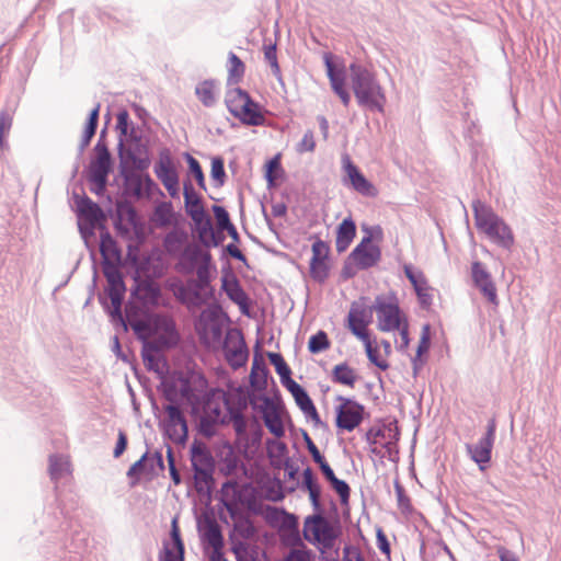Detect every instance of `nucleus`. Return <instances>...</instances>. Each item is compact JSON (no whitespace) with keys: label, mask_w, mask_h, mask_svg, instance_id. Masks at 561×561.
<instances>
[{"label":"nucleus","mask_w":561,"mask_h":561,"mask_svg":"<svg viewBox=\"0 0 561 561\" xmlns=\"http://www.w3.org/2000/svg\"><path fill=\"white\" fill-rule=\"evenodd\" d=\"M358 379L355 370L346 363H340L332 368L331 380L334 383L353 388Z\"/></svg>","instance_id":"obj_39"},{"label":"nucleus","mask_w":561,"mask_h":561,"mask_svg":"<svg viewBox=\"0 0 561 561\" xmlns=\"http://www.w3.org/2000/svg\"><path fill=\"white\" fill-rule=\"evenodd\" d=\"M100 230V252L103 257V264L110 262V259L119 261L122 257V251L117 245V242L108 231L105 225H101Z\"/></svg>","instance_id":"obj_32"},{"label":"nucleus","mask_w":561,"mask_h":561,"mask_svg":"<svg viewBox=\"0 0 561 561\" xmlns=\"http://www.w3.org/2000/svg\"><path fill=\"white\" fill-rule=\"evenodd\" d=\"M118 159V172L125 181L126 188L133 187L134 194L140 196L142 181L135 171H146L151 164L148 141L142 139L124 148Z\"/></svg>","instance_id":"obj_4"},{"label":"nucleus","mask_w":561,"mask_h":561,"mask_svg":"<svg viewBox=\"0 0 561 561\" xmlns=\"http://www.w3.org/2000/svg\"><path fill=\"white\" fill-rule=\"evenodd\" d=\"M130 327H131L133 331L135 332V334H137L138 337L140 340H142V342H144L142 350H141V357H142V362H144L146 368L150 371L160 373V369H159L160 357L158 356V353H159L158 345L156 343L146 341L145 337L139 334L144 327V323H141L140 321H136V322L131 323Z\"/></svg>","instance_id":"obj_28"},{"label":"nucleus","mask_w":561,"mask_h":561,"mask_svg":"<svg viewBox=\"0 0 561 561\" xmlns=\"http://www.w3.org/2000/svg\"><path fill=\"white\" fill-rule=\"evenodd\" d=\"M75 199L77 214L80 219L99 224V229L101 225H105L106 214L98 203L87 195L79 196L75 194Z\"/></svg>","instance_id":"obj_27"},{"label":"nucleus","mask_w":561,"mask_h":561,"mask_svg":"<svg viewBox=\"0 0 561 561\" xmlns=\"http://www.w3.org/2000/svg\"><path fill=\"white\" fill-rule=\"evenodd\" d=\"M312 515H308L304 522V538L311 545L316 546L321 552L331 550L337 538L342 534L339 517L330 520L325 516L323 505L319 511H313Z\"/></svg>","instance_id":"obj_3"},{"label":"nucleus","mask_w":561,"mask_h":561,"mask_svg":"<svg viewBox=\"0 0 561 561\" xmlns=\"http://www.w3.org/2000/svg\"><path fill=\"white\" fill-rule=\"evenodd\" d=\"M183 157L187 163L188 175L195 179L199 188L206 190L205 174L199 161L188 152H185Z\"/></svg>","instance_id":"obj_52"},{"label":"nucleus","mask_w":561,"mask_h":561,"mask_svg":"<svg viewBox=\"0 0 561 561\" xmlns=\"http://www.w3.org/2000/svg\"><path fill=\"white\" fill-rule=\"evenodd\" d=\"M371 310L377 313L378 329L380 331L391 332L400 329L401 310L394 294H391L389 298L378 295L371 305Z\"/></svg>","instance_id":"obj_10"},{"label":"nucleus","mask_w":561,"mask_h":561,"mask_svg":"<svg viewBox=\"0 0 561 561\" xmlns=\"http://www.w3.org/2000/svg\"><path fill=\"white\" fill-rule=\"evenodd\" d=\"M336 401L341 402V404L335 407V426L337 432H352L360 425L365 416H368L365 405L354 398L337 396Z\"/></svg>","instance_id":"obj_9"},{"label":"nucleus","mask_w":561,"mask_h":561,"mask_svg":"<svg viewBox=\"0 0 561 561\" xmlns=\"http://www.w3.org/2000/svg\"><path fill=\"white\" fill-rule=\"evenodd\" d=\"M362 230L366 236L362 238L360 242L348 254V260H353L358 270L366 271L377 265L381 259V249L373 243V239L381 240L383 232L379 225L374 227L363 225Z\"/></svg>","instance_id":"obj_8"},{"label":"nucleus","mask_w":561,"mask_h":561,"mask_svg":"<svg viewBox=\"0 0 561 561\" xmlns=\"http://www.w3.org/2000/svg\"><path fill=\"white\" fill-rule=\"evenodd\" d=\"M232 424V427L236 433V442L237 444L239 440H247V428H248V420L244 416V413L237 412V411H226V425Z\"/></svg>","instance_id":"obj_42"},{"label":"nucleus","mask_w":561,"mask_h":561,"mask_svg":"<svg viewBox=\"0 0 561 561\" xmlns=\"http://www.w3.org/2000/svg\"><path fill=\"white\" fill-rule=\"evenodd\" d=\"M323 62L327 76L330 80L332 91L341 99L344 106H348L351 94L346 89V72L343 66H337L333 61L332 53H324Z\"/></svg>","instance_id":"obj_20"},{"label":"nucleus","mask_w":561,"mask_h":561,"mask_svg":"<svg viewBox=\"0 0 561 561\" xmlns=\"http://www.w3.org/2000/svg\"><path fill=\"white\" fill-rule=\"evenodd\" d=\"M103 274L106 278L107 287L105 288V295L99 296V301L112 320L119 322L124 330L127 331L128 327L122 312V305L126 293L123 274L118 266L112 262L104 263Z\"/></svg>","instance_id":"obj_6"},{"label":"nucleus","mask_w":561,"mask_h":561,"mask_svg":"<svg viewBox=\"0 0 561 561\" xmlns=\"http://www.w3.org/2000/svg\"><path fill=\"white\" fill-rule=\"evenodd\" d=\"M285 174L284 168L280 162V153L275 154L268 159L264 165V179L266 180L267 187L276 186V181L282 179Z\"/></svg>","instance_id":"obj_40"},{"label":"nucleus","mask_w":561,"mask_h":561,"mask_svg":"<svg viewBox=\"0 0 561 561\" xmlns=\"http://www.w3.org/2000/svg\"><path fill=\"white\" fill-rule=\"evenodd\" d=\"M115 130L118 134L117 156H122L124 148L142 140V135L138 131V127L130 121L129 113L126 108H121L117 112Z\"/></svg>","instance_id":"obj_21"},{"label":"nucleus","mask_w":561,"mask_h":561,"mask_svg":"<svg viewBox=\"0 0 561 561\" xmlns=\"http://www.w3.org/2000/svg\"><path fill=\"white\" fill-rule=\"evenodd\" d=\"M260 398L262 399L261 414L266 428L276 438L283 437L285 435V427L275 403L266 393H262Z\"/></svg>","instance_id":"obj_26"},{"label":"nucleus","mask_w":561,"mask_h":561,"mask_svg":"<svg viewBox=\"0 0 561 561\" xmlns=\"http://www.w3.org/2000/svg\"><path fill=\"white\" fill-rule=\"evenodd\" d=\"M238 98L242 100L241 105H233L230 107V114L238 118L245 126H261L265 122L262 112V105L256 102L248 91L241 88H234Z\"/></svg>","instance_id":"obj_12"},{"label":"nucleus","mask_w":561,"mask_h":561,"mask_svg":"<svg viewBox=\"0 0 561 561\" xmlns=\"http://www.w3.org/2000/svg\"><path fill=\"white\" fill-rule=\"evenodd\" d=\"M210 178L216 187H221L227 179L225 160L220 156L211 158Z\"/></svg>","instance_id":"obj_54"},{"label":"nucleus","mask_w":561,"mask_h":561,"mask_svg":"<svg viewBox=\"0 0 561 561\" xmlns=\"http://www.w3.org/2000/svg\"><path fill=\"white\" fill-rule=\"evenodd\" d=\"M371 306L365 308L359 306L357 302H353L347 316V328L365 329L373 322Z\"/></svg>","instance_id":"obj_38"},{"label":"nucleus","mask_w":561,"mask_h":561,"mask_svg":"<svg viewBox=\"0 0 561 561\" xmlns=\"http://www.w3.org/2000/svg\"><path fill=\"white\" fill-rule=\"evenodd\" d=\"M220 494L221 496L219 501L227 510L233 523H238L243 518H250L249 513L240 506V503H245V500L242 499L241 490L237 488L236 482H224L220 489Z\"/></svg>","instance_id":"obj_18"},{"label":"nucleus","mask_w":561,"mask_h":561,"mask_svg":"<svg viewBox=\"0 0 561 561\" xmlns=\"http://www.w3.org/2000/svg\"><path fill=\"white\" fill-rule=\"evenodd\" d=\"M113 159L92 158L88 168L87 178H105L113 171Z\"/></svg>","instance_id":"obj_48"},{"label":"nucleus","mask_w":561,"mask_h":561,"mask_svg":"<svg viewBox=\"0 0 561 561\" xmlns=\"http://www.w3.org/2000/svg\"><path fill=\"white\" fill-rule=\"evenodd\" d=\"M331 345L329 336L325 331L319 330L317 333L312 334L308 341V351L311 354H320L327 351Z\"/></svg>","instance_id":"obj_53"},{"label":"nucleus","mask_w":561,"mask_h":561,"mask_svg":"<svg viewBox=\"0 0 561 561\" xmlns=\"http://www.w3.org/2000/svg\"><path fill=\"white\" fill-rule=\"evenodd\" d=\"M203 540L207 541L215 550L222 548L224 536L221 528L216 522H209L207 531L203 535Z\"/></svg>","instance_id":"obj_56"},{"label":"nucleus","mask_w":561,"mask_h":561,"mask_svg":"<svg viewBox=\"0 0 561 561\" xmlns=\"http://www.w3.org/2000/svg\"><path fill=\"white\" fill-rule=\"evenodd\" d=\"M249 511L255 515L262 514L264 520L272 527L278 529V531L287 530L288 528H295L299 525L298 516L287 512L283 507H276L272 505H265L264 512H261L251 501H248Z\"/></svg>","instance_id":"obj_17"},{"label":"nucleus","mask_w":561,"mask_h":561,"mask_svg":"<svg viewBox=\"0 0 561 561\" xmlns=\"http://www.w3.org/2000/svg\"><path fill=\"white\" fill-rule=\"evenodd\" d=\"M234 332L237 334V345L233 347L229 345L231 332H228L222 343L221 350L229 366L233 370H237L247 364L249 358V348L242 332L240 330H234Z\"/></svg>","instance_id":"obj_23"},{"label":"nucleus","mask_w":561,"mask_h":561,"mask_svg":"<svg viewBox=\"0 0 561 561\" xmlns=\"http://www.w3.org/2000/svg\"><path fill=\"white\" fill-rule=\"evenodd\" d=\"M342 169L344 175L342 178V183L346 186H350L358 194L374 198L378 195L377 187L369 181L360 169L353 162L351 157L347 153L342 154Z\"/></svg>","instance_id":"obj_11"},{"label":"nucleus","mask_w":561,"mask_h":561,"mask_svg":"<svg viewBox=\"0 0 561 561\" xmlns=\"http://www.w3.org/2000/svg\"><path fill=\"white\" fill-rule=\"evenodd\" d=\"M267 357L270 363L274 366L276 374L279 376L283 387L295 381L291 378V369L280 353L267 352Z\"/></svg>","instance_id":"obj_41"},{"label":"nucleus","mask_w":561,"mask_h":561,"mask_svg":"<svg viewBox=\"0 0 561 561\" xmlns=\"http://www.w3.org/2000/svg\"><path fill=\"white\" fill-rule=\"evenodd\" d=\"M300 488L308 492L313 511H319L322 505V488L311 467H307L302 470Z\"/></svg>","instance_id":"obj_29"},{"label":"nucleus","mask_w":561,"mask_h":561,"mask_svg":"<svg viewBox=\"0 0 561 561\" xmlns=\"http://www.w3.org/2000/svg\"><path fill=\"white\" fill-rule=\"evenodd\" d=\"M156 176L161 181L172 198L180 197V178L171 152L168 148L159 151V160L153 168Z\"/></svg>","instance_id":"obj_14"},{"label":"nucleus","mask_w":561,"mask_h":561,"mask_svg":"<svg viewBox=\"0 0 561 561\" xmlns=\"http://www.w3.org/2000/svg\"><path fill=\"white\" fill-rule=\"evenodd\" d=\"M184 208L188 217L201 214L205 210L203 197L196 192L190 179L183 182Z\"/></svg>","instance_id":"obj_34"},{"label":"nucleus","mask_w":561,"mask_h":561,"mask_svg":"<svg viewBox=\"0 0 561 561\" xmlns=\"http://www.w3.org/2000/svg\"><path fill=\"white\" fill-rule=\"evenodd\" d=\"M169 540H163L159 552V561H185V545L181 536L178 519L173 518L169 533Z\"/></svg>","instance_id":"obj_22"},{"label":"nucleus","mask_w":561,"mask_h":561,"mask_svg":"<svg viewBox=\"0 0 561 561\" xmlns=\"http://www.w3.org/2000/svg\"><path fill=\"white\" fill-rule=\"evenodd\" d=\"M180 341L181 335L175 325L173 327V329H170V331H167L164 333L162 332L154 343L158 345L159 348L162 347L165 350H172L179 345Z\"/></svg>","instance_id":"obj_57"},{"label":"nucleus","mask_w":561,"mask_h":561,"mask_svg":"<svg viewBox=\"0 0 561 561\" xmlns=\"http://www.w3.org/2000/svg\"><path fill=\"white\" fill-rule=\"evenodd\" d=\"M215 85L216 80L206 79L198 83L195 88V94L197 95L201 103L206 107H213L216 104V96L214 93Z\"/></svg>","instance_id":"obj_47"},{"label":"nucleus","mask_w":561,"mask_h":561,"mask_svg":"<svg viewBox=\"0 0 561 561\" xmlns=\"http://www.w3.org/2000/svg\"><path fill=\"white\" fill-rule=\"evenodd\" d=\"M188 294L192 298V306L202 307L205 305V300L202 299V291L204 286L198 283L195 278H188L185 283Z\"/></svg>","instance_id":"obj_60"},{"label":"nucleus","mask_w":561,"mask_h":561,"mask_svg":"<svg viewBox=\"0 0 561 561\" xmlns=\"http://www.w3.org/2000/svg\"><path fill=\"white\" fill-rule=\"evenodd\" d=\"M471 208L477 228L484 232L496 244L510 250L514 244V234L511 227L491 206L480 199H473Z\"/></svg>","instance_id":"obj_5"},{"label":"nucleus","mask_w":561,"mask_h":561,"mask_svg":"<svg viewBox=\"0 0 561 561\" xmlns=\"http://www.w3.org/2000/svg\"><path fill=\"white\" fill-rule=\"evenodd\" d=\"M403 272L411 283L415 294L424 289H430L428 282L421 270L415 268L412 264L408 263L403 265Z\"/></svg>","instance_id":"obj_49"},{"label":"nucleus","mask_w":561,"mask_h":561,"mask_svg":"<svg viewBox=\"0 0 561 561\" xmlns=\"http://www.w3.org/2000/svg\"><path fill=\"white\" fill-rule=\"evenodd\" d=\"M233 531L237 533L242 539L249 540L256 534V528L251 518H243L238 523H233Z\"/></svg>","instance_id":"obj_62"},{"label":"nucleus","mask_w":561,"mask_h":561,"mask_svg":"<svg viewBox=\"0 0 561 561\" xmlns=\"http://www.w3.org/2000/svg\"><path fill=\"white\" fill-rule=\"evenodd\" d=\"M176 373V378L172 380H162L160 386L158 387L159 391L162 392L165 400L170 403L178 404V394L180 393V387H178L179 374Z\"/></svg>","instance_id":"obj_55"},{"label":"nucleus","mask_w":561,"mask_h":561,"mask_svg":"<svg viewBox=\"0 0 561 561\" xmlns=\"http://www.w3.org/2000/svg\"><path fill=\"white\" fill-rule=\"evenodd\" d=\"M471 278L473 285L491 302L497 305V293L491 274L486 271L483 263L474 261L471 264Z\"/></svg>","instance_id":"obj_24"},{"label":"nucleus","mask_w":561,"mask_h":561,"mask_svg":"<svg viewBox=\"0 0 561 561\" xmlns=\"http://www.w3.org/2000/svg\"><path fill=\"white\" fill-rule=\"evenodd\" d=\"M260 350L261 346L260 342L257 341L254 347V357L249 379L251 388L257 392H261L262 394L265 393L267 388V378L270 376V370L265 360L262 357Z\"/></svg>","instance_id":"obj_25"},{"label":"nucleus","mask_w":561,"mask_h":561,"mask_svg":"<svg viewBox=\"0 0 561 561\" xmlns=\"http://www.w3.org/2000/svg\"><path fill=\"white\" fill-rule=\"evenodd\" d=\"M221 396L224 398V404L226 408V411L230 409V411H237L243 413L244 410L249 405V398H248V388L243 386H239L236 390V396L233 402H230L227 398L224 391H221Z\"/></svg>","instance_id":"obj_50"},{"label":"nucleus","mask_w":561,"mask_h":561,"mask_svg":"<svg viewBox=\"0 0 561 561\" xmlns=\"http://www.w3.org/2000/svg\"><path fill=\"white\" fill-rule=\"evenodd\" d=\"M221 289L232 302L239 306L242 313L247 314L249 296L233 273L230 263L222 267Z\"/></svg>","instance_id":"obj_19"},{"label":"nucleus","mask_w":561,"mask_h":561,"mask_svg":"<svg viewBox=\"0 0 561 561\" xmlns=\"http://www.w3.org/2000/svg\"><path fill=\"white\" fill-rule=\"evenodd\" d=\"M350 79L358 105L382 113L387 99L374 72L354 61L350 65Z\"/></svg>","instance_id":"obj_2"},{"label":"nucleus","mask_w":561,"mask_h":561,"mask_svg":"<svg viewBox=\"0 0 561 561\" xmlns=\"http://www.w3.org/2000/svg\"><path fill=\"white\" fill-rule=\"evenodd\" d=\"M176 218L172 202H160L154 206L150 221L159 228H164L175 224Z\"/></svg>","instance_id":"obj_36"},{"label":"nucleus","mask_w":561,"mask_h":561,"mask_svg":"<svg viewBox=\"0 0 561 561\" xmlns=\"http://www.w3.org/2000/svg\"><path fill=\"white\" fill-rule=\"evenodd\" d=\"M70 463L68 459L60 454L49 456L48 472L53 481H59L66 473H69Z\"/></svg>","instance_id":"obj_44"},{"label":"nucleus","mask_w":561,"mask_h":561,"mask_svg":"<svg viewBox=\"0 0 561 561\" xmlns=\"http://www.w3.org/2000/svg\"><path fill=\"white\" fill-rule=\"evenodd\" d=\"M180 394L191 405L192 413L201 409L206 417L214 419L220 425H226V414H222L219 402L215 401L218 388H209L207 378L194 370L179 374Z\"/></svg>","instance_id":"obj_1"},{"label":"nucleus","mask_w":561,"mask_h":561,"mask_svg":"<svg viewBox=\"0 0 561 561\" xmlns=\"http://www.w3.org/2000/svg\"><path fill=\"white\" fill-rule=\"evenodd\" d=\"M190 456L196 492L210 496L215 484V459L210 450L205 443L195 439L190 447Z\"/></svg>","instance_id":"obj_7"},{"label":"nucleus","mask_w":561,"mask_h":561,"mask_svg":"<svg viewBox=\"0 0 561 561\" xmlns=\"http://www.w3.org/2000/svg\"><path fill=\"white\" fill-rule=\"evenodd\" d=\"M211 254L207 251L204 254V264L201 265L196 271V280L204 287L211 283V270H210Z\"/></svg>","instance_id":"obj_61"},{"label":"nucleus","mask_w":561,"mask_h":561,"mask_svg":"<svg viewBox=\"0 0 561 561\" xmlns=\"http://www.w3.org/2000/svg\"><path fill=\"white\" fill-rule=\"evenodd\" d=\"M108 215L112 218H122L127 217L128 224L133 226L135 232L138 233V230L141 229L142 224L139 221L137 210L135 207L126 199H118L115 203V209L108 208Z\"/></svg>","instance_id":"obj_35"},{"label":"nucleus","mask_w":561,"mask_h":561,"mask_svg":"<svg viewBox=\"0 0 561 561\" xmlns=\"http://www.w3.org/2000/svg\"><path fill=\"white\" fill-rule=\"evenodd\" d=\"M149 458L150 451L149 447L147 446V450L128 468L126 476L130 480L131 486H135L139 483L140 477L142 474L149 476L150 478H153L158 474V472L154 471V465H149Z\"/></svg>","instance_id":"obj_30"},{"label":"nucleus","mask_w":561,"mask_h":561,"mask_svg":"<svg viewBox=\"0 0 561 561\" xmlns=\"http://www.w3.org/2000/svg\"><path fill=\"white\" fill-rule=\"evenodd\" d=\"M496 426L495 417L490 419L486 424L485 434L476 444L466 445L470 458L482 471H484L491 462Z\"/></svg>","instance_id":"obj_15"},{"label":"nucleus","mask_w":561,"mask_h":561,"mask_svg":"<svg viewBox=\"0 0 561 561\" xmlns=\"http://www.w3.org/2000/svg\"><path fill=\"white\" fill-rule=\"evenodd\" d=\"M331 488L337 493L342 505H347L351 496V488L345 480L337 477L330 482Z\"/></svg>","instance_id":"obj_63"},{"label":"nucleus","mask_w":561,"mask_h":561,"mask_svg":"<svg viewBox=\"0 0 561 561\" xmlns=\"http://www.w3.org/2000/svg\"><path fill=\"white\" fill-rule=\"evenodd\" d=\"M167 420L162 423L163 435L178 445H185L188 439V423L179 404L164 407Z\"/></svg>","instance_id":"obj_13"},{"label":"nucleus","mask_w":561,"mask_h":561,"mask_svg":"<svg viewBox=\"0 0 561 561\" xmlns=\"http://www.w3.org/2000/svg\"><path fill=\"white\" fill-rule=\"evenodd\" d=\"M285 388L290 392L297 407L300 409L302 413H305L307 410L314 405L307 390L297 381L289 383Z\"/></svg>","instance_id":"obj_46"},{"label":"nucleus","mask_w":561,"mask_h":561,"mask_svg":"<svg viewBox=\"0 0 561 561\" xmlns=\"http://www.w3.org/2000/svg\"><path fill=\"white\" fill-rule=\"evenodd\" d=\"M149 323L156 331H160L161 333L170 331V329L176 325L174 319L165 313H152L149 317Z\"/></svg>","instance_id":"obj_58"},{"label":"nucleus","mask_w":561,"mask_h":561,"mask_svg":"<svg viewBox=\"0 0 561 561\" xmlns=\"http://www.w3.org/2000/svg\"><path fill=\"white\" fill-rule=\"evenodd\" d=\"M162 296L161 287L150 277H140L138 272L134 276L130 288V299L137 300L144 307H158Z\"/></svg>","instance_id":"obj_16"},{"label":"nucleus","mask_w":561,"mask_h":561,"mask_svg":"<svg viewBox=\"0 0 561 561\" xmlns=\"http://www.w3.org/2000/svg\"><path fill=\"white\" fill-rule=\"evenodd\" d=\"M309 273L310 277L314 282L323 284L330 275V265L328 260L310 259Z\"/></svg>","instance_id":"obj_51"},{"label":"nucleus","mask_w":561,"mask_h":561,"mask_svg":"<svg viewBox=\"0 0 561 561\" xmlns=\"http://www.w3.org/2000/svg\"><path fill=\"white\" fill-rule=\"evenodd\" d=\"M188 238L187 232L174 226L163 238L162 245L167 254L176 256L181 253L183 245L186 243Z\"/></svg>","instance_id":"obj_33"},{"label":"nucleus","mask_w":561,"mask_h":561,"mask_svg":"<svg viewBox=\"0 0 561 561\" xmlns=\"http://www.w3.org/2000/svg\"><path fill=\"white\" fill-rule=\"evenodd\" d=\"M394 492L397 495L399 510L403 514H411L413 512V506L411 504V500L408 496L404 486L399 482V480L394 481Z\"/></svg>","instance_id":"obj_59"},{"label":"nucleus","mask_w":561,"mask_h":561,"mask_svg":"<svg viewBox=\"0 0 561 561\" xmlns=\"http://www.w3.org/2000/svg\"><path fill=\"white\" fill-rule=\"evenodd\" d=\"M263 434L264 431L260 421L253 416L250 423V433L247 432V440H239L236 446L241 454L248 455L252 448H257L261 445Z\"/></svg>","instance_id":"obj_37"},{"label":"nucleus","mask_w":561,"mask_h":561,"mask_svg":"<svg viewBox=\"0 0 561 561\" xmlns=\"http://www.w3.org/2000/svg\"><path fill=\"white\" fill-rule=\"evenodd\" d=\"M356 237V224L351 216L344 218L336 227L335 248L339 253L346 251Z\"/></svg>","instance_id":"obj_31"},{"label":"nucleus","mask_w":561,"mask_h":561,"mask_svg":"<svg viewBox=\"0 0 561 561\" xmlns=\"http://www.w3.org/2000/svg\"><path fill=\"white\" fill-rule=\"evenodd\" d=\"M190 218L193 221V230L197 233L199 242L203 244L214 228L211 218L206 210H202L201 214Z\"/></svg>","instance_id":"obj_45"},{"label":"nucleus","mask_w":561,"mask_h":561,"mask_svg":"<svg viewBox=\"0 0 561 561\" xmlns=\"http://www.w3.org/2000/svg\"><path fill=\"white\" fill-rule=\"evenodd\" d=\"M244 72V62L233 51H229L227 85L238 84L242 80Z\"/></svg>","instance_id":"obj_43"},{"label":"nucleus","mask_w":561,"mask_h":561,"mask_svg":"<svg viewBox=\"0 0 561 561\" xmlns=\"http://www.w3.org/2000/svg\"><path fill=\"white\" fill-rule=\"evenodd\" d=\"M169 287L178 301L183 305L192 306V298L184 283L178 279L176 282L170 284Z\"/></svg>","instance_id":"obj_64"}]
</instances>
